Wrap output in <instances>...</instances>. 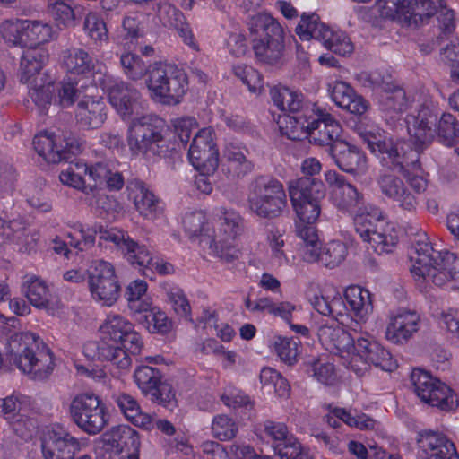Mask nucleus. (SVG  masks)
<instances>
[{"instance_id":"ea45409f","label":"nucleus","mask_w":459,"mask_h":459,"mask_svg":"<svg viewBox=\"0 0 459 459\" xmlns=\"http://www.w3.org/2000/svg\"><path fill=\"white\" fill-rule=\"evenodd\" d=\"M82 352L89 359L98 358L101 360L109 361L119 369H128L132 364L131 358L122 350L115 349L113 345L107 343L102 339L100 342H87L83 345Z\"/></svg>"},{"instance_id":"13d9d810","label":"nucleus","mask_w":459,"mask_h":459,"mask_svg":"<svg viewBox=\"0 0 459 459\" xmlns=\"http://www.w3.org/2000/svg\"><path fill=\"white\" fill-rule=\"evenodd\" d=\"M260 382L268 393H273L278 397H288L290 386L280 372L273 368L265 367L261 369Z\"/></svg>"},{"instance_id":"dca6fc26","label":"nucleus","mask_w":459,"mask_h":459,"mask_svg":"<svg viewBox=\"0 0 459 459\" xmlns=\"http://www.w3.org/2000/svg\"><path fill=\"white\" fill-rule=\"evenodd\" d=\"M87 276L91 299L104 307L114 306L121 292L115 266L103 259L94 260L87 269Z\"/></svg>"},{"instance_id":"ddd939ff","label":"nucleus","mask_w":459,"mask_h":459,"mask_svg":"<svg viewBox=\"0 0 459 459\" xmlns=\"http://www.w3.org/2000/svg\"><path fill=\"white\" fill-rule=\"evenodd\" d=\"M69 412L76 426L89 435H96L108 424L109 414L103 400L91 392L75 394Z\"/></svg>"},{"instance_id":"5fc2aeb1","label":"nucleus","mask_w":459,"mask_h":459,"mask_svg":"<svg viewBox=\"0 0 459 459\" xmlns=\"http://www.w3.org/2000/svg\"><path fill=\"white\" fill-rule=\"evenodd\" d=\"M273 104L283 112L295 113L302 106V95L284 86H274L271 90Z\"/></svg>"},{"instance_id":"bf43d9fd","label":"nucleus","mask_w":459,"mask_h":459,"mask_svg":"<svg viewBox=\"0 0 459 459\" xmlns=\"http://www.w3.org/2000/svg\"><path fill=\"white\" fill-rule=\"evenodd\" d=\"M325 30H327V27L324 23H321L318 15L313 13L301 15L295 31L301 40L316 39L321 41Z\"/></svg>"},{"instance_id":"a878e982","label":"nucleus","mask_w":459,"mask_h":459,"mask_svg":"<svg viewBox=\"0 0 459 459\" xmlns=\"http://www.w3.org/2000/svg\"><path fill=\"white\" fill-rule=\"evenodd\" d=\"M264 433L281 459H313L309 450L299 443L284 423L267 420L264 423Z\"/></svg>"},{"instance_id":"c9c22d12","label":"nucleus","mask_w":459,"mask_h":459,"mask_svg":"<svg viewBox=\"0 0 459 459\" xmlns=\"http://www.w3.org/2000/svg\"><path fill=\"white\" fill-rule=\"evenodd\" d=\"M128 199L139 214L147 220H155L162 213L160 200L139 180L130 181L127 185Z\"/></svg>"},{"instance_id":"0e129e2a","label":"nucleus","mask_w":459,"mask_h":459,"mask_svg":"<svg viewBox=\"0 0 459 459\" xmlns=\"http://www.w3.org/2000/svg\"><path fill=\"white\" fill-rule=\"evenodd\" d=\"M48 13L58 27L67 28L75 21L74 9L67 0H48Z\"/></svg>"},{"instance_id":"6ab92c4d","label":"nucleus","mask_w":459,"mask_h":459,"mask_svg":"<svg viewBox=\"0 0 459 459\" xmlns=\"http://www.w3.org/2000/svg\"><path fill=\"white\" fill-rule=\"evenodd\" d=\"M99 81L108 93L110 105L123 120L132 121L143 115V106L137 89L108 74Z\"/></svg>"},{"instance_id":"bb28decb","label":"nucleus","mask_w":459,"mask_h":459,"mask_svg":"<svg viewBox=\"0 0 459 459\" xmlns=\"http://www.w3.org/2000/svg\"><path fill=\"white\" fill-rule=\"evenodd\" d=\"M20 61V81L28 87L29 96L31 91L44 86V82L50 77L47 72L41 73L48 64L49 54L44 47H26Z\"/></svg>"},{"instance_id":"c03bdc74","label":"nucleus","mask_w":459,"mask_h":459,"mask_svg":"<svg viewBox=\"0 0 459 459\" xmlns=\"http://www.w3.org/2000/svg\"><path fill=\"white\" fill-rule=\"evenodd\" d=\"M136 314L141 315L140 324L151 333L166 334L172 330V321L163 310L153 306L152 302L145 310H141Z\"/></svg>"},{"instance_id":"09e8293b","label":"nucleus","mask_w":459,"mask_h":459,"mask_svg":"<svg viewBox=\"0 0 459 459\" xmlns=\"http://www.w3.org/2000/svg\"><path fill=\"white\" fill-rule=\"evenodd\" d=\"M307 373L318 383L333 385L337 382V375L333 363L327 358H313L305 363Z\"/></svg>"},{"instance_id":"2eb2a0df","label":"nucleus","mask_w":459,"mask_h":459,"mask_svg":"<svg viewBox=\"0 0 459 459\" xmlns=\"http://www.w3.org/2000/svg\"><path fill=\"white\" fill-rule=\"evenodd\" d=\"M414 393L426 404L443 411H453L459 407V396L447 385L428 372L415 368L411 374Z\"/></svg>"},{"instance_id":"f8f14e48","label":"nucleus","mask_w":459,"mask_h":459,"mask_svg":"<svg viewBox=\"0 0 459 459\" xmlns=\"http://www.w3.org/2000/svg\"><path fill=\"white\" fill-rule=\"evenodd\" d=\"M165 122L156 117L141 115L134 118L128 127L127 143L134 155L153 157L164 150Z\"/></svg>"},{"instance_id":"6e6d98bb","label":"nucleus","mask_w":459,"mask_h":459,"mask_svg":"<svg viewBox=\"0 0 459 459\" xmlns=\"http://www.w3.org/2000/svg\"><path fill=\"white\" fill-rule=\"evenodd\" d=\"M122 253L129 264L148 276L147 269L150 267L153 255L145 245L139 244L131 238L127 240L126 247Z\"/></svg>"},{"instance_id":"423d86ee","label":"nucleus","mask_w":459,"mask_h":459,"mask_svg":"<svg viewBox=\"0 0 459 459\" xmlns=\"http://www.w3.org/2000/svg\"><path fill=\"white\" fill-rule=\"evenodd\" d=\"M288 191L297 216V233L301 230H316L314 224L321 214L320 203L326 194L325 183L319 178H299L289 181Z\"/></svg>"},{"instance_id":"6e6552de","label":"nucleus","mask_w":459,"mask_h":459,"mask_svg":"<svg viewBox=\"0 0 459 459\" xmlns=\"http://www.w3.org/2000/svg\"><path fill=\"white\" fill-rule=\"evenodd\" d=\"M145 86L154 102L176 106L186 91L187 77L174 65L156 62L148 68Z\"/></svg>"},{"instance_id":"338daca9","label":"nucleus","mask_w":459,"mask_h":459,"mask_svg":"<svg viewBox=\"0 0 459 459\" xmlns=\"http://www.w3.org/2000/svg\"><path fill=\"white\" fill-rule=\"evenodd\" d=\"M332 199L340 210L351 212L360 204L361 196L351 184L348 183L332 193Z\"/></svg>"},{"instance_id":"e433bc0d","label":"nucleus","mask_w":459,"mask_h":459,"mask_svg":"<svg viewBox=\"0 0 459 459\" xmlns=\"http://www.w3.org/2000/svg\"><path fill=\"white\" fill-rule=\"evenodd\" d=\"M378 186L383 195L395 202L401 209L407 212L416 211L419 199L401 178L393 174H385L379 178Z\"/></svg>"},{"instance_id":"a19ab883","label":"nucleus","mask_w":459,"mask_h":459,"mask_svg":"<svg viewBox=\"0 0 459 459\" xmlns=\"http://www.w3.org/2000/svg\"><path fill=\"white\" fill-rule=\"evenodd\" d=\"M59 63L66 73L76 75H85L94 68L92 57L81 48H71L62 51Z\"/></svg>"},{"instance_id":"1a4fd4ad","label":"nucleus","mask_w":459,"mask_h":459,"mask_svg":"<svg viewBox=\"0 0 459 459\" xmlns=\"http://www.w3.org/2000/svg\"><path fill=\"white\" fill-rule=\"evenodd\" d=\"M248 24L251 33L259 37L254 39L253 44L255 57L267 65L282 64L285 45L284 32L281 24L266 13L253 15Z\"/></svg>"},{"instance_id":"680f3d73","label":"nucleus","mask_w":459,"mask_h":459,"mask_svg":"<svg viewBox=\"0 0 459 459\" xmlns=\"http://www.w3.org/2000/svg\"><path fill=\"white\" fill-rule=\"evenodd\" d=\"M321 41L327 49L340 56H347L353 51V45L351 39L343 31L339 30H333L327 27V30H325Z\"/></svg>"},{"instance_id":"412c9836","label":"nucleus","mask_w":459,"mask_h":459,"mask_svg":"<svg viewBox=\"0 0 459 459\" xmlns=\"http://www.w3.org/2000/svg\"><path fill=\"white\" fill-rule=\"evenodd\" d=\"M39 442L43 459H74L76 453L86 449L91 445L89 438H76L59 427L44 429Z\"/></svg>"},{"instance_id":"4468645a","label":"nucleus","mask_w":459,"mask_h":459,"mask_svg":"<svg viewBox=\"0 0 459 459\" xmlns=\"http://www.w3.org/2000/svg\"><path fill=\"white\" fill-rule=\"evenodd\" d=\"M343 364L357 375H363L371 365L388 372L398 366L389 351L370 336L359 337L355 343L352 341L351 354Z\"/></svg>"},{"instance_id":"393cba45","label":"nucleus","mask_w":459,"mask_h":459,"mask_svg":"<svg viewBox=\"0 0 459 459\" xmlns=\"http://www.w3.org/2000/svg\"><path fill=\"white\" fill-rule=\"evenodd\" d=\"M188 160L198 171L215 172L219 166V151L212 127H204L195 134L188 150Z\"/></svg>"},{"instance_id":"0eeeda50","label":"nucleus","mask_w":459,"mask_h":459,"mask_svg":"<svg viewBox=\"0 0 459 459\" xmlns=\"http://www.w3.org/2000/svg\"><path fill=\"white\" fill-rule=\"evenodd\" d=\"M354 228L367 248L377 255L392 253L398 243V233L394 227L382 216L376 206L358 207L353 218Z\"/></svg>"},{"instance_id":"de8ad7c7","label":"nucleus","mask_w":459,"mask_h":459,"mask_svg":"<svg viewBox=\"0 0 459 459\" xmlns=\"http://www.w3.org/2000/svg\"><path fill=\"white\" fill-rule=\"evenodd\" d=\"M90 179L94 183L93 187L101 188L106 186L110 191H118L125 184L120 172L112 171L108 165L102 163L91 166Z\"/></svg>"},{"instance_id":"4d7b16f0","label":"nucleus","mask_w":459,"mask_h":459,"mask_svg":"<svg viewBox=\"0 0 459 459\" xmlns=\"http://www.w3.org/2000/svg\"><path fill=\"white\" fill-rule=\"evenodd\" d=\"M148 284L143 280H134L127 285L126 296L128 307L133 314L145 310L152 302V299L146 296Z\"/></svg>"},{"instance_id":"4c0bfd02","label":"nucleus","mask_w":459,"mask_h":459,"mask_svg":"<svg viewBox=\"0 0 459 459\" xmlns=\"http://www.w3.org/2000/svg\"><path fill=\"white\" fill-rule=\"evenodd\" d=\"M328 91L332 100L342 109L355 115L365 114L369 103L360 95H358L353 88L342 81H333L328 84Z\"/></svg>"},{"instance_id":"603ef678","label":"nucleus","mask_w":459,"mask_h":459,"mask_svg":"<svg viewBox=\"0 0 459 459\" xmlns=\"http://www.w3.org/2000/svg\"><path fill=\"white\" fill-rule=\"evenodd\" d=\"M297 234L303 241L298 251L301 260L308 264H320L323 246L319 242L316 230H301Z\"/></svg>"},{"instance_id":"20e7f679","label":"nucleus","mask_w":459,"mask_h":459,"mask_svg":"<svg viewBox=\"0 0 459 459\" xmlns=\"http://www.w3.org/2000/svg\"><path fill=\"white\" fill-rule=\"evenodd\" d=\"M439 107L432 98H426L416 113L406 119L409 141L417 152L423 151L437 134L446 144H452L459 134V124L451 114L441 116L437 127Z\"/></svg>"},{"instance_id":"aec40b11","label":"nucleus","mask_w":459,"mask_h":459,"mask_svg":"<svg viewBox=\"0 0 459 459\" xmlns=\"http://www.w3.org/2000/svg\"><path fill=\"white\" fill-rule=\"evenodd\" d=\"M100 443L102 453L97 452V459H139V434L128 425L111 428L101 436Z\"/></svg>"},{"instance_id":"cd10ccee","label":"nucleus","mask_w":459,"mask_h":459,"mask_svg":"<svg viewBox=\"0 0 459 459\" xmlns=\"http://www.w3.org/2000/svg\"><path fill=\"white\" fill-rule=\"evenodd\" d=\"M420 316L411 309L398 307L387 315L385 330V339L394 344L407 343L420 330Z\"/></svg>"},{"instance_id":"052dcab7","label":"nucleus","mask_w":459,"mask_h":459,"mask_svg":"<svg viewBox=\"0 0 459 459\" xmlns=\"http://www.w3.org/2000/svg\"><path fill=\"white\" fill-rule=\"evenodd\" d=\"M90 206L100 215H107L108 218H115L122 212V206L118 201L100 191V188L93 187V192L90 193Z\"/></svg>"},{"instance_id":"69168bd1","label":"nucleus","mask_w":459,"mask_h":459,"mask_svg":"<svg viewBox=\"0 0 459 459\" xmlns=\"http://www.w3.org/2000/svg\"><path fill=\"white\" fill-rule=\"evenodd\" d=\"M347 255L348 248L343 242L331 240L322 247L320 264L328 268H334L345 260Z\"/></svg>"},{"instance_id":"864d4df0","label":"nucleus","mask_w":459,"mask_h":459,"mask_svg":"<svg viewBox=\"0 0 459 459\" xmlns=\"http://www.w3.org/2000/svg\"><path fill=\"white\" fill-rule=\"evenodd\" d=\"M26 19H8L0 24V35L10 47L25 48Z\"/></svg>"},{"instance_id":"f03ea898","label":"nucleus","mask_w":459,"mask_h":459,"mask_svg":"<svg viewBox=\"0 0 459 459\" xmlns=\"http://www.w3.org/2000/svg\"><path fill=\"white\" fill-rule=\"evenodd\" d=\"M277 124L281 133L291 140L308 141L317 145H326L329 149L336 142H343L339 137L342 126L329 113L307 107L300 113L291 116H279Z\"/></svg>"},{"instance_id":"3c124183","label":"nucleus","mask_w":459,"mask_h":459,"mask_svg":"<svg viewBox=\"0 0 459 459\" xmlns=\"http://www.w3.org/2000/svg\"><path fill=\"white\" fill-rule=\"evenodd\" d=\"M224 157L228 162V173L233 178H244L249 174L253 169V163L247 159L243 151L237 146L229 145L224 150Z\"/></svg>"},{"instance_id":"f704fd0d","label":"nucleus","mask_w":459,"mask_h":459,"mask_svg":"<svg viewBox=\"0 0 459 459\" xmlns=\"http://www.w3.org/2000/svg\"><path fill=\"white\" fill-rule=\"evenodd\" d=\"M108 108L102 97L84 95L78 101L75 118L85 129H98L107 119Z\"/></svg>"},{"instance_id":"f3484780","label":"nucleus","mask_w":459,"mask_h":459,"mask_svg":"<svg viewBox=\"0 0 459 459\" xmlns=\"http://www.w3.org/2000/svg\"><path fill=\"white\" fill-rule=\"evenodd\" d=\"M100 338L115 349L122 350L127 356L141 352L143 342L141 334L134 329V324L126 317L109 314L100 325Z\"/></svg>"},{"instance_id":"f257e3e1","label":"nucleus","mask_w":459,"mask_h":459,"mask_svg":"<svg viewBox=\"0 0 459 459\" xmlns=\"http://www.w3.org/2000/svg\"><path fill=\"white\" fill-rule=\"evenodd\" d=\"M411 273L422 288L429 283L459 289V256L447 251H436L425 233L414 240L409 252Z\"/></svg>"},{"instance_id":"79ce46f5","label":"nucleus","mask_w":459,"mask_h":459,"mask_svg":"<svg viewBox=\"0 0 459 459\" xmlns=\"http://www.w3.org/2000/svg\"><path fill=\"white\" fill-rule=\"evenodd\" d=\"M112 399L126 420L138 428H148L151 422L150 413L142 411L137 400L133 395L118 392L112 395Z\"/></svg>"},{"instance_id":"72a5a7b5","label":"nucleus","mask_w":459,"mask_h":459,"mask_svg":"<svg viewBox=\"0 0 459 459\" xmlns=\"http://www.w3.org/2000/svg\"><path fill=\"white\" fill-rule=\"evenodd\" d=\"M329 155L344 172L361 177L368 171L367 160L363 152L347 142H336L329 149Z\"/></svg>"},{"instance_id":"5701e85b","label":"nucleus","mask_w":459,"mask_h":459,"mask_svg":"<svg viewBox=\"0 0 459 459\" xmlns=\"http://www.w3.org/2000/svg\"><path fill=\"white\" fill-rule=\"evenodd\" d=\"M356 132L358 135L368 144V149L376 155H386L383 157L388 166L394 168L404 167L405 151L403 146L394 143L393 139L375 124H360L357 126Z\"/></svg>"},{"instance_id":"4be33fe9","label":"nucleus","mask_w":459,"mask_h":459,"mask_svg":"<svg viewBox=\"0 0 459 459\" xmlns=\"http://www.w3.org/2000/svg\"><path fill=\"white\" fill-rule=\"evenodd\" d=\"M359 79L364 85L382 91L379 99L380 108L386 123L394 126L407 108L405 91L400 87L385 82L377 72L361 73Z\"/></svg>"},{"instance_id":"b1692460","label":"nucleus","mask_w":459,"mask_h":459,"mask_svg":"<svg viewBox=\"0 0 459 459\" xmlns=\"http://www.w3.org/2000/svg\"><path fill=\"white\" fill-rule=\"evenodd\" d=\"M343 297L344 317H339V321L342 325L358 331L361 325L368 321L374 310L372 295L367 289L351 285L345 289Z\"/></svg>"},{"instance_id":"7ed1b4c3","label":"nucleus","mask_w":459,"mask_h":459,"mask_svg":"<svg viewBox=\"0 0 459 459\" xmlns=\"http://www.w3.org/2000/svg\"><path fill=\"white\" fill-rule=\"evenodd\" d=\"M375 8L381 18L394 21L404 29L417 30L436 14L446 30L453 28L454 12L442 0H377Z\"/></svg>"},{"instance_id":"37998d69","label":"nucleus","mask_w":459,"mask_h":459,"mask_svg":"<svg viewBox=\"0 0 459 459\" xmlns=\"http://www.w3.org/2000/svg\"><path fill=\"white\" fill-rule=\"evenodd\" d=\"M91 169V166L89 167L84 161L74 160L65 169H62L59 179L62 184L81 190L90 195V193L93 192V186L85 184L83 175L90 177Z\"/></svg>"},{"instance_id":"774afa93","label":"nucleus","mask_w":459,"mask_h":459,"mask_svg":"<svg viewBox=\"0 0 459 459\" xmlns=\"http://www.w3.org/2000/svg\"><path fill=\"white\" fill-rule=\"evenodd\" d=\"M27 221L19 217L8 221L0 219V237L3 242L9 241L18 245L22 244V238L27 237Z\"/></svg>"},{"instance_id":"7c9ffc66","label":"nucleus","mask_w":459,"mask_h":459,"mask_svg":"<svg viewBox=\"0 0 459 459\" xmlns=\"http://www.w3.org/2000/svg\"><path fill=\"white\" fill-rule=\"evenodd\" d=\"M33 146L37 153L47 162L57 163L65 159V153H74L77 149L73 140L63 134L42 131L35 135Z\"/></svg>"},{"instance_id":"39448f33","label":"nucleus","mask_w":459,"mask_h":459,"mask_svg":"<svg viewBox=\"0 0 459 459\" xmlns=\"http://www.w3.org/2000/svg\"><path fill=\"white\" fill-rule=\"evenodd\" d=\"M7 359L33 379H45L54 368L53 354L39 335L22 332L12 335L7 344Z\"/></svg>"},{"instance_id":"9d476101","label":"nucleus","mask_w":459,"mask_h":459,"mask_svg":"<svg viewBox=\"0 0 459 459\" xmlns=\"http://www.w3.org/2000/svg\"><path fill=\"white\" fill-rule=\"evenodd\" d=\"M213 225L209 238L210 254L230 263L239 257L240 251L234 241L242 230V219L233 209L219 207L213 212Z\"/></svg>"},{"instance_id":"a211bd4d","label":"nucleus","mask_w":459,"mask_h":459,"mask_svg":"<svg viewBox=\"0 0 459 459\" xmlns=\"http://www.w3.org/2000/svg\"><path fill=\"white\" fill-rule=\"evenodd\" d=\"M79 82L78 80L67 76L55 85L54 79L50 76L44 82V86L31 91L30 99L41 110H45L51 104L67 108L82 98L86 87L83 84L79 85Z\"/></svg>"},{"instance_id":"473e14b6","label":"nucleus","mask_w":459,"mask_h":459,"mask_svg":"<svg viewBox=\"0 0 459 459\" xmlns=\"http://www.w3.org/2000/svg\"><path fill=\"white\" fill-rule=\"evenodd\" d=\"M340 321L322 325L317 332L322 346L331 353L340 356L343 361L351 354L352 337L342 326Z\"/></svg>"},{"instance_id":"2f4dec72","label":"nucleus","mask_w":459,"mask_h":459,"mask_svg":"<svg viewBox=\"0 0 459 459\" xmlns=\"http://www.w3.org/2000/svg\"><path fill=\"white\" fill-rule=\"evenodd\" d=\"M416 441L419 459H459L454 443L442 433L424 430Z\"/></svg>"},{"instance_id":"58836bf2","label":"nucleus","mask_w":459,"mask_h":459,"mask_svg":"<svg viewBox=\"0 0 459 459\" xmlns=\"http://www.w3.org/2000/svg\"><path fill=\"white\" fill-rule=\"evenodd\" d=\"M24 289L25 295L32 306L45 309L53 316L59 313L61 302L49 291L43 280L37 276H30L24 282Z\"/></svg>"},{"instance_id":"c85d7f7f","label":"nucleus","mask_w":459,"mask_h":459,"mask_svg":"<svg viewBox=\"0 0 459 459\" xmlns=\"http://www.w3.org/2000/svg\"><path fill=\"white\" fill-rule=\"evenodd\" d=\"M306 298L311 306L323 316H331L339 321L344 317L343 300L337 288L332 284H309Z\"/></svg>"},{"instance_id":"8fccbe9b","label":"nucleus","mask_w":459,"mask_h":459,"mask_svg":"<svg viewBox=\"0 0 459 459\" xmlns=\"http://www.w3.org/2000/svg\"><path fill=\"white\" fill-rule=\"evenodd\" d=\"M54 38L55 31L49 23L26 19L25 48L42 47Z\"/></svg>"},{"instance_id":"e2e57ef3","label":"nucleus","mask_w":459,"mask_h":459,"mask_svg":"<svg viewBox=\"0 0 459 459\" xmlns=\"http://www.w3.org/2000/svg\"><path fill=\"white\" fill-rule=\"evenodd\" d=\"M299 344L298 339L278 335L274 337L273 349L281 361L287 365H294L299 355Z\"/></svg>"},{"instance_id":"a18cd8bd","label":"nucleus","mask_w":459,"mask_h":459,"mask_svg":"<svg viewBox=\"0 0 459 459\" xmlns=\"http://www.w3.org/2000/svg\"><path fill=\"white\" fill-rule=\"evenodd\" d=\"M182 226L186 235L192 239H199L209 247V238L212 237L211 228L205 214L201 211L185 213Z\"/></svg>"},{"instance_id":"9b49d317","label":"nucleus","mask_w":459,"mask_h":459,"mask_svg":"<svg viewBox=\"0 0 459 459\" xmlns=\"http://www.w3.org/2000/svg\"><path fill=\"white\" fill-rule=\"evenodd\" d=\"M247 203L252 214L273 219L286 209L287 195L281 181L269 176H258L249 185Z\"/></svg>"},{"instance_id":"c756f323","label":"nucleus","mask_w":459,"mask_h":459,"mask_svg":"<svg viewBox=\"0 0 459 459\" xmlns=\"http://www.w3.org/2000/svg\"><path fill=\"white\" fill-rule=\"evenodd\" d=\"M32 400L30 397L21 394H12L11 395L0 399V416L4 417L13 427V430L24 436L26 430L34 427L32 421L28 420V412L31 409Z\"/></svg>"},{"instance_id":"49530a36","label":"nucleus","mask_w":459,"mask_h":459,"mask_svg":"<svg viewBox=\"0 0 459 459\" xmlns=\"http://www.w3.org/2000/svg\"><path fill=\"white\" fill-rule=\"evenodd\" d=\"M283 235L284 232L280 230H271L267 234L269 262L273 267L280 268L284 265H297L295 256L290 260L283 249L285 246Z\"/></svg>"}]
</instances>
